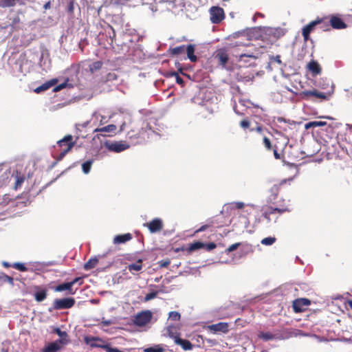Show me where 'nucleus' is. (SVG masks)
I'll return each instance as SVG.
<instances>
[{
    "instance_id": "nucleus-24",
    "label": "nucleus",
    "mask_w": 352,
    "mask_h": 352,
    "mask_svg": "<svg viewBox=\"0 0 352 352\" xmlns=\"http://www.w3.org/2000/svg\"><path fill=\"white\" fill-rule=\"evenodd\" d=\"M186 47V46L185 45H182L180 46H177L175 47H170L168 50V52L172 56H178L185 52Z\"/></svg>"
},
{
    "instance_id": "nucleus-33",
    "label": "nucleus",
    "mask_w": 352,
    "mask_h": 352,
    "mask_svg": "<svg viewBox=\"0 0 352 352\" xmlns=\"http://www.w3.org/2000/svg\"><path fill=\"white\" fill-rule=\"evenodd\" d=\"M327 124L326 122L324 121H311L305 124V127L308 129L311 127H319L324 126Z\"/></svg>"
},
{
    "instance_id": "nucleus-62",
    "label": "nucleus",
    "mask_w": 352,
    "mask_h": 352,
    "mask_svg": "<svg viewBox=\"0 0 352 352\" xmlns=\"http://www.w3.org/2000/svg\"><path fill=\"white\" fill-rule=\"evenodd\" d=\"M255 131H257L258 133H261L263 131V127L261 126H258L255 129Z\"/></svg>"
},
{
    "instance_id": "nucleus-11",
    "label": "nucleus",
    "mask_w": 352,
    "mask_h": 352,
    "mask_svg": "<svg viewBox=\"0 0 352 352\" xmlns=\"http://www.w3.org/2000/svg\"><path fill=\"white\" fill-rule=\"evenodd\" d=\"M106 146L109 151L116 153L122 152L129 148V145L123 141L106 143Z\"/></svg>"
},
{
    "instance_id": "nucleus-5",
    "label": "nucleus",
    "mask_w": 352,
    "mask_h": 352,
    "mask_svg": "<svg viewBox=\"0 0 352 352\" xmlns=\"http://www.w3.org/2000/svg\"><path fill=\"white\" fill-rule=\"evenodd\" d=\"M152 315L151 311H144L138 313L133 319V323L138 327H144L151 320Z\"/></svg>"
},
{
    "instance_id": "nucleus-3",
    "label": "nucleus",
    "mask_w": 352,
    "mask_h": 352,
    "mask_svg": "<svg viewBox=\"0 0 352 352\" xmlns=\"http://www.w3.org/2000/svg\"><path fill=\"white\" fill-rule=\"evenodd\" d=\"M289 209L287 206H280V207H272L270 206H266L263 208V217L267 221V222H270L272 219V215H275V220L278 218L277 214H281L285 212H289Z\"/></svg>"
},
{
    "instance_id": "nucleus-29",
    "label": "nucleus",
    "mask_w": 352,
    "mask_h": 352,
    "mask_svg": "<svg viewBox=\"0 0 352 352\" xmlns=\"http://www.w3.org/2000/svg\"><path fill=\"white\" fill-rule=\"evenodd\" d=\"M168 336L172 338L174 341L177 338L179 337L180 333L177 331V328L175 326L170 325L166 329Z\"/></svg>"
},
{
    "instance_id": "nucleus-45",
    "label": "nucleus",
    "mask_w": 352,
    "mask_h": 352,
    "mask_svg": "<svg viewBox=\"0 0 352 352\" xmlns=\"http://www.w3.org/2000/svg\"><path fill=\"white\" fill-rule=\"evenodd\" d=\"M67 11L69 15L73 16L74 12V0H69L67 7Z\"/></svg>"
},
{
    "instance_id": "nucleus-20",
    "label": "nucleus",
    "mask_w": 352,
    "mask_h": 352,
    "mask_svg": "<svg viewBox=\"0 0 352 352\" xmlns=\"http://www.w3.org/2000/svg\"><path fill=\"white\" fill-rule=\"evenodd\" d=\"M57 82H58L57 79H55V78L52 79L47 82H45L42 85L36 87L34 89V91L36 93L38 94L43 91H46V90L49 89L50 88H51L52 87H53L54 85H55L57 83Z\"/></svg>"
},
{
    "instance_id": "nucleus-44",
    "label": "nucleus",
    "mask_w": 352,
    "mask_h": 352,
    "mask_svg": "<svg viewBox=\"0 0 352 352\" xmlns=\"http://www.w3.org/2000/svg\"><path fill=\"white\" fill-rule=\"evenodd\" d=\"M263 144L267 151H272L274 148L270 140L267 137H264L263 139Z\"/></svg>"
},
{
    "instance_id": "nucleus-35",
    "label": "nucleus",
    "mask_w": 352,
    "mask_h": 352,
    "mask_svg": "<svg viewBox=\"0 0 352 352\" xmlns=\"http://www.w3.org/2000/svg\"><path fill=\"white\" fill-rule=\"evenodd\" d=\"M102 62L100 60L96 61L89 65V70L91 73L100 70L102 67Z\"/></svg>"
},
{
    "instance_id": "nucleus-13",
    "label": "nucleus",
    "mask_w": 352,
    "mask_h": 352,
    "mask_svg": "<svg viewBox=\"0 0 352 352\" xmlns=\"http://www.w3.org/2000/svg\"><path fill=\"white\" fill-rule=\"evenodd\" d=\"M84 341L91 348H100L98 345H107V342L102 338L96 336H85Z\"/></svg>"
},
{
    "instance_id": "nucleus-58",
    "label": "nucleus",
    "mask_w": 352,
    "mask_h": 352,
    "mask_svg": "<svg viewBox=\"0 0 352 352\" xmlns=\"http://www.w3.org/2000/svg\"><path fill=\"white\" fill-rule=\"evenodd\" d=\"M187 249H188V247L182 246L180 248H175V252H187Z\"/></svg>"
},
{
    "instance_id": "nucleus-4",
    "label": "nucleus",
    "mask_w": 352,
    "mask_h": 352,
    "mask_svg": "<svg viewBox=\"0 0 352 352\" xmlns=\"http://www.w3.org/2000/svg\"><path fill=\"white\" fill-rule=\"evenodd\" d=\"M74 298H56L53 302V309H67L72 308L75 305Z\"/></svg>"
},
{
    "instance_id": "nucleus-43",
    "label": "nucleus",
    "mask_w": 352,
    "mask_h": 352,
    "mask_svg": "<svg viewBox=\"0 0 352 352\" xmlns=\"http://www.w3.org/2000/svg\"><path fill=\"white\" fill-rule=\"evenodd\" d=\"M164 349L158 345L153 347L145 348L143 350L144 352H164Z\"/></svg>"
},
{
    "instance_id": "nucleus-9",
    "label": "nucleus",
    "mask_w": 352,
    "mask_h": 352,
    "mask_svg": "<svg viewBox=\"0 0 352 352\" xmlns=\"http://www.w3.org/2000/svg\"><path fill=\"white\" fill-rule=\"evenodd\" d=\"M147 227L151 233H156L160 232L164 228L163 221L160 218H155L151 221L144 224Z\"/></svg>"
},
{
    "instance_id": "nucleus-27",
    "label": "nucleus",
    "mask_w": 352,
    "mask_h": 352,
    "mask_svg": "<svg viewBox=\"0 0 352 352\" xmlns=\"http://www.w3.org/2000/svg\"><path fill=\"white\" fill-rule=\"evenodd\" d=\"M216 58L218 59L219 63L224 66L227 64L229 57L225 51H220L217 53Z\"/></svg>"
},
{
    "instance_id": "nucleus-25",
    "label": "nucleus",
    "mask_w": 352,
    "mask_h": 352,
    "mask_svg": "<svg viewBox=\"0 0 352 352\" xmlns=\"http://www.w3.org/2000/svg\"><path fill=\"white\" fill-rule=\"evenodd\" d=\"M206 245V243L201 241H195L192 243H190L188 246L187 253L188 254H191L194 251L199 250L201 248H204Z\"/></svg>"
},
{
    "instance_id": "nucleus-48",
    "label": "nucleus",
    "mask_w": 352,
    "mask_h": 352,
    "mask_svg": "<svg viewBox=\"0 0 352 352\" xmlns=\"http://www.w3.org/2000/svg\"><path fill=\"white\" fill-rule=\"evenodd\" d=\"M241 243H234L231 245H230L226 250V252L227 253H230L231 252H233L234 250H236L239 246H240Z\"/></svg>"
},
{
    "instance_id": "nucleus-42",
    "label": "nucleus",
    "mask_w": 352,
    "mask_h": 352,
    "mask_svg": "<svg viewBox=\"0 0 352 352\" xmlns=\"http://www.w3.org/2000/svg\"><path fill=\"white\" fill-rule=\"evenodd\" d=\"M169 319L173 321H179L181 318V315L178 311H170L168 315Z\"/></svg>"
},
{
    "instance_id": "nucleus-28",
    "label": "nucleus",
    "mask_w": 352,
    "mask_h": 352,
    "mask_svg": "<svg viewBox=\"0 0 352 352\" xmlns=\"http://www.w3.org/2000/svg\"><path fill=\"white\" fill-rule=\"evenodd\" d=\"M117 129V126L115 124H109L107 126L97 128L94 130V132H103V133H115Z\"/></svg>"
},
{
    "instance_id": "nucleus-51",
    "label": "nucleus",
    "mask_w": 352,
    "mask_h": 352,
    "mask_svg": "<svg viewBox=\"0 0 352 352\" xmlns=\"http://www.w3.org/2000/svg\"><path fill=\"white\" fill-rule=\"evenodd\" d=\"M109 28L111 31V32H109V37H110V40H111V42L109 43V44L111 45H113V39L116 38V32H115V30L113 29V28L112 26H109Z\"/></svg>"
},
{
    "instance_id": "nucleus-30",
    "label": "nucleus",
    "mask_w": 352,
    "mask_h": 352,
    "mask_svg": "<svg viewBox=\"0 0 352 352\" xmlns=\"http://www.w3.org/2000/svg\"><path fill=\"white\" fill-rule=\"evenodd\" d=\"M127 269L131 273L133 271H140L142 269V260L138 259L135 263L129 264Z\"/></svg>"
},
{
    "instance_id": "nucleus-7",
    "label": "nucleus",
    "mask_w": 352,
    "mask_h": 352,
    "mask_svg": "<svg viewBox=\"0 0 352 352\" xmlns=\"http://www.w3.org/2000/svg\"><path fill=\"white\" fill-rule=\"evenodd\" d=\"M311 305V301L307 298H297L292 302V307L295 313H300L306 311Z\"/></svg>"
},
{
    "instance_id": "nucleus-18",
    "label": "nucleus",
    "mask_w": 352,
    "mask_h": 352,
    "mask_svg": "<svg viewBox=\"0 0 352 352\" xmlns=\"http://www.w3.org/2000/svg\"><path fill=\"white\" fill-rule=\"evenodd\" d=\"M307 68L311 72L312 76H316L322 72V68L319 63L316 60L310 61L307 65Z\"/></svg>"
},
{
    "instance_id": "nucleus-55",
    "label": "nucleus",
    "mask_w": 352,
    "mask_h": 352,
    "mask_svg": "<svg viewBox=\"0 0 352 352\" xmlns=\"http://www.w3.org/2000/svg\"><path fill=\"white\" fill-rule=\"evenodd\" d=\"M70 283H72V287L76 284L78 283L80 285L82 284V278L80 277H76L74 279H73Z\"/></svg>"
},
{
    "instance_id": "nucleus-38",
    "label": "nucleus",
    "mask_w": 352,
    "mask_h": 352,
    "mask_svg": "<svg viewBox=\"0 0 352 352\" xmlns=\"http://www.w3.org/2000/svg\"><path fill=\"white\" fill-rule=\"evenodd\" d=\"M93 164V160H87L82 163V169L84 173L87 174L89 173L91 166Z\"/></svg>"
},
{
    "instance_id": "nucleus-64",
    "label": "nucleus",
    "mask_w": 352,
    "mask_h": 352,
    "mask_svg": "<svg viewBox=\"0 0 352 352\" xmlns=\"http://www.w3.org/2000/svg\"><path fill=\"white\" fill-rule=\"evenodd\" d=\"M348 305L351 308H352V300L348 301Z\"/></svg>"
},
{
    "instance_id": "nucleus-10",
    "label": "nucleus",
    "mask_w": 352,
    "mask_h": 352,
    "mask_svg": "<svg viewBox=\"0 0 352 352\" xmlns=\"http://www.w3.org/2000/svg\"><path fill=\"white\" fill-rule=\"evenodd\" d=\"M321 21L314 20L309 23L307 25L303 27L302 29V35L305 41H307L310 39V34L315 29L316 26L319 24Z\"/></svg>"
},
{
    "instance_id": "nucleus-57",
    "label": "nucleus",
    "mask_w": 352,
    "mask_h": 352,
    "mask_svg": "<svg viewBox=\"0 0 352 352\" xmlns=\"http://www.w3.org/2000/svg\"><path fill=\"white\" fill-rule=\"evenodd\" d=\"M273 151H274V156L275 157V159L276 160H280V153L277 151V149H276V146H274V148L272 149Z\"/></svg>"
},
{
    "instance_id": "nucleus-50",
    "label": "nucleus",
    "mask_w": 352,
    "mask_h": 352,
    "mask_svg": "<svg viewBox=\"0 0 352 352\" xmlns=\"http://www.w3.org/2000/svg\"><path fill=\"white\" fill-rule=\"evenodd\" d=\"M1 278L2 280L4 281V282H7L8 283H10V285H13L14 284V279L12 277L7 275V274H3L2 276H1Z\"/></svg>"
},
{
    "instance_id": "nucleus-40",
    "label": "nucleus",
    "mask_w": 352,
    "mask_h": 352,
    "mask_svg": "<svg viewBox=\"0 0 352 352\" xmlns=\"http://www.w3.org/2000/svg\"><path fill=\"white\" fill-rule=\"evenodd\" d=\"M12 267L17 270H19L21 272H27L28 271V268L21 263H14L12 265Z\"/></svg>"
},
{
    "instance_id": "nucleus-56",
    "label": "nucleus",
    "mask_w": 352,
    "mask_h": 352,
    "mask_svg": "<svg viewBox=\"0 0 352 352\" xmlns=\"http://www.w3.org/2000/svg\"><path fill=\"white\" fill-rule=\"evenodd\" d=\"M239 57L241 60H242L245 57L255 58V56L252 54H241L239 56Z\"/></svg>"
},
{
    "instance_id": "nucleus-60",
    "label": "nucleus",
    "mask_w": 352,
    "mask_h": 352,
    "mask_svg": "<svg viewBox=\"0 0 352 352\" xmlns=\"http://www.w3.org/2000/svg\"><path fill=\"white\" fill-rule=\"evenodd\" d=\"M50 5H51L50 1H47V3H45L43 6L44 9L47 10V9L50 8Z\"/></svg>"
},
{
    "instance_id": "nucleus-19",
    "label": "nucleus",
    "mask_w": 352,
    "mask_h": 352,
    "mask_svg": "<svg viewBox=\"0 0 352 352\" xmlns=\"http://www.w3.org/2000/svg\"><path fill=\"white\" fill-rule=\"evenodd\" d=\"M177 345H179L184 351H190L193 348V344L188 340L182 339L180 337L177 338L174 341Z\"/></svg>"
},
{
    "instance_id": "nucleus-59",
    "label": "nucleus",
    "mask_w": 352,
    "mask_h": 352,
    "mask_svg": "<svg viewBox=\"0 0 352 352\" xmlns=\"http://www.w3.org/2000/svg\"><path fill=\"white\" fill-rule=\"evenodd\" d=\"M236 208L239 209H241L244 207V203L243 202H237L236 204Z\"/></svg>"
},
{
    "instance_id": "nucleus-8",
    "label": "nucleus",
    "mask_w": 352,
    "mask_h": 352,
    "mask_svg": "<svg viewBox=\"0 0 352 352\" xmlns=\"http://www.w3.org/2000/svg\"><path fill=\"white\" fill-rule=\"evenodd\" d=\"M299 96L303 100H309L311 97L322 100L327 99V96L326 94L320 92L317 89L303 91L299 94Z\"/></svg>"
},
{
    "instance_id": "nucleus-39",
    "label": "nucleus",
    "mask_w": 352,
    "mask_h": 352,
    "mask_svg": "<svg viewBox=\"0 0 352 352\" xmlns=\"http://www.w3.org/2000/svg\"><path fill=\"white\" fill-rule=\"evenodd\" d=\"M276 241V239L274 236H268L264 238L261 240V243L264 245H272Z\"/></svg>"
},
{
    "instance_id": "nucleus-54",
    "label": "nucleus",
    "mask_w": 352,
    "mask_h": 352,
    "mask_svg": "<svg viewBox=\"0 0 352 352\" xmlns=\"http://www.w3.org/2000/svg\"><path fill=\"white\" fill-rule=\"evenodd\" d=\"M250 123L249 120H248L246 119L241 120L240 122V126L243 129L248 128L250 126Z\"/></svg>"
},
{
    "instance_id": "nucleus-34",
    "label": "nucleus",
    "mask_w": 352,
    "mask_h": 352,
    "mask_svg": "<svg viewBox=\"0 0 352 352\" xmlns=\"http://www.w3.org/2000/svg\"><path fill=\"white\" fill-rule=\"evenodd\" d=\"M293 180L292 177H290L289 179H285L281 180L278 184H274L272 188V191H276L278 192L279 190L281 189L282 186L287 184V182L290 183Z\"/></svg>"
},
{
    "instance_id": "nucleus-52",
    "label": "nucleus",
    "mask_w": 352,
    "mask_h": 352,
    "mask_svg": "<svg viewBox=\"0 0 352 352\" xmlns=\"http://www.w3.org/2000/svg\"><path fill=\"white\" fill-rule=\"evenodd\" d=\"M217 247V245L213 243V242H211V243H206V245L204 248H206L207 251H211L212 250H214V248H216Z\"/></svg>"
},
{
    "instance_id": "nucleus-36",
    "label": "nucleus",
    "mask_w": 352,
    "mask_h": 352,
    "mask_svg": "<svg viewBox=\"0 0 352 352\" xmlns=\"http://www.w3.org/2000/svg\"><path fill=\"white\" fill-rule=\"evenodd\" d=\"M101 349L105 350L107 352H127L126 351H121L118 348H113L109 343H107V345H98Z\"/></svg>"
},
{
    "instance_id": "nucleus-12",
    "label": "nucleus",
    "mask_w": 352,
    "mask_h": 352,
    "mask_svg": "<svg viewBox=\"0 0 352 352\" xmlns=\"http://www.w3.org/2000/svg\"><path fill=\"white\" fill-rule=\"evenodd\" d=\"M65 344L66 342H64L63 339H58L44 347L41 352H59L62 349V345Z\"/></svg>"
},
{
    "instance_id": "nucleus-2",
    "label": "nucleus",
    "mask_w": 352,
    "mask_h": 352,
    "mask_svg": "<svg viewBox=\"0 0 352 352\" xmlns=\"http://www.w3.org/2000/svg\"><path fill=\"white\" fill-rule=\"evenodd\" d=\"M291 336V333L287 330H276L274 333L260 331L258 333V338L265 342L273 340H284L289 338Z\"/></svg>"
},
{
    "instance_id": "nucleus-26",
    "label": "nucleus",
    "mask_w": 352,
    "mask_h": 352,
    "mask_svg": "<svg viewBox=\"0 0 352 352\" xmlns=\"http://www.w3.org/2000/svg\"><path fill=\"white\" fill-rule=\"evenodd\" d=\"M34 293V298L37 302L44 300L47 296V291L45 289H39Z\"/></svg>"
},
{
    "instance_id": "nucleus-22",
    "label": "nucleus",
    "mask_w": 352,
    "mask_h": 352,
    "mask_svg": "<svg viewBox=\"0 0 352 352\" xmlns=\"http://www.w3.org/2000/svg\"><path fill=\"white\" fill-rule=\"evenodd\" d=\"M195 47L194 45L190 44L186 45V50L187 53L188 58L192 63H195L197 60V56L195 55Z\"/></svg>"
},
{
    "instance_id": "nucleus-14",
    "label": "nucleus",
    "mask_w": 352,
    "mask_h": 352,
    "mask_svg": "<svg viewBox=\"0 0 352 352\" xmlns=\"http://www.w3.org/2000/svg\"><path fill=\"white\" fill-rule=\"evenodd\" d=\"M329 18L330 27L333 29L341 30L346 28L347 26L342 19L338 16L331 15Z\"/></svg>"
},
{
    "instance_id": "nucleus-6",
    "label": "nucleus",
    "mask_w": 352,
    "mask_h": 352,
    "mask_svg": "<svg viewBox=\"0 0 352 352\" xmlns=\"http://www.w3.org/2000/svg\"><path fill=\"white\" fill-rule=\"evenodd\" d=\"M210 21L214 24L221 23L225 17L223 9L218 7L213 6L210 9Z\"/></svg>"
},
{
    "instance_id": "nucleus-1",
    "label": "nucleus",
    "mask_w": 352,
    "mask_h": 352,
    "mask_svg": "<svg viewBox=\"0 0 352 352\" xmlns=\"http://www.w3.org/2000/svg\"><path fill=\"white\" fill-rule=\"evenodd\" d=\"M56 152L52 154L53 158L55 159V163L61 161L64 157L72 151L76 144V140H73L72 135H67L61 140L57 142Z\"/></svg>"
},
{
    "instance_id": "nucleus-21",
    "label": "nucleus",
    "mask_w": 352,
    "mask_h": 352,
    "mask_svg": "<svg viewBox=\"0 0 352 352\" xmlns=\"http://www.w3.org/2000/svg\"><path fill=\"white\" fill-rule=\"evenodd\" d=\"M132 239V234L131 233H126L124 234H118L116 235L113 238V243L114 244H120L124 243Z\"/></svg>"
},
{
    "instance_id": "nucleus-15",
    "label": "nucleus",
    "mask_w": 352,
    "mask_h": 352,
    "mask_svg": "<svg viewBox=\"0 0 352 352\" xmlns=\"http://www.w3.org/2000/svg\"><path fill=\"white\" fill-rule=\"evenodd\" d=\"M208 329L213 333L222 332L226 333L229 331V325L227 322H220L217 324L208 325Z\"/></svg>"
},
{
    "instance_id": "nucleus-63",
    "label": "nucleus",
    "mask_w": 352,
    "mask_h": 352,
    "mask_svg": "<svg viewBox=\"0 0 352 352\" xmlns=\"http://www.w3.org/2000/svg\"><path fill=\"white\" fill-rule=\"evenodd\" d=\"M3 265L5 267H9L10 266H12L11 265H10L7 262H3Z\"/></svg>"
},
{
    "instance_id": "nucleus-31",
    "label": "nucleus",
    "mask_w": 352,
    "mask_h": 352,
    "mask_svg": "<svg viewBox=\"0 0 352 352\" xmlns=\"http://www.w3.org/2000/svg\"><path fill=\"white\" fill-rule=\"evenodd\" d=\"M15 183H14V189L16 190L25 181V177L21 173L16 172L15 175Z\"/></svg>"
},
{
    "instance_id": "nucleus-23",
    "label": "nucleus",
    "mask_w": 352,
    "mask_h": 352,
    "mask_svg": "<svg viewBox=\"0 0 352 352\" xmlns=\"http://www.w3.org/2000/svg\"><path fill=\"white\" fill-rule=\"evenodd\" d=\"M316 20L321 21L318 25L323 31H329L331 30L329 18V16H324L322 18L317 17Z\"/></svg>"
},
{
    "instance_id": "nucleus-17",
    "label": "nucleus",
    "mask_w": 352,
    "mask_h": 352,
    "mask_svg": "<svg viewBox=\"0 0 352 352\" xmlns=\"http://www.w3.org/2000/svg\"><path fill=\"white\" fill-rule=\"evenodd\" d=\"M276 121V126L283 132H286L288 129H291V126L294 124V122H291L289 121L287 122L285 119L282 117L277 118Z\"/></svg>"
},
{
    "instance_id": "nucleus-32",
    "label": "nucleus",
    "mask_w": 352,
    "mask_h": 352,
    "mask_svg": "<svg viewBox=\"0 0 352 352\" xmlns=\"http://www.w3.org/2000/svg\"><path fill=\"white\" fill-rule=\"evenodd\" d=\"M98 263V259L96 257L91 258L87 263L84 265V269L85 270H89L94 268L97 263Z\"/></svg>"
},
{
    "instance_id": "nucleus-49",
    "label": "nucleus",
    "mask_w": 352,
    "mask_h": 352,
    "mask_svg": "<svg viewBox=\"0 0 352 352\" xmlns=\"http://www.w3.org/2000/svg\"><path fill=\"white\" fill-rule=\"evenodd\" d=\"M157 292H150L145 296L144 300H145V301L151 300L155 298L157 296Z\"/></svg>"
},
{
    "instance_id": "nucleus-37",
    "label": "nucleus",
    "mask_w": 352,
    "mask_h": 352,
    "mask_svg": "<svg viewBox=\"0 0 352 352\" xmlns=\"http://www.w3.org/2000/svg\"><path fill=\"white\" fill-rule=\"evenodd\" d=\"M213 225H214V221L212 220H211V219H208L207 221V223H206L205 225L201 226L199 228H198L195 232V234L198 233V232H204V231L208 230V228L212 227Z\"/></svg>"
},
{
    "instance_id": "nucleus-16",
    "label": "nucleus",
    "mask_w": 352,
    "mask_h": 352,
    "mask_svg": "<svg viewBox=\"0 0 352 352\" xmlns=\"http://www.w3.org/2000/svg\"><path fill=\"white\" fill-rule=\"evenodd\" d=\"M54 291L57 292L67 291V294L70 295H74L76 292V289H73L72 283L70 282L63 283L57 285L54 288Z\"/></svg>"
},
{
    "instance_id": "nucleus-61",
    "label": "nucleus",
    "mask_w": 352,
    "mask_h": 352,
    "mask_svg": "<svg viewBox=\"0 0 352 352\" xmlns=\"http://www.w3.org/2000/svg\"><path fill=\"white\" fill-rule=\"evenodd\" d=\"M274 60L276 63H278V64H281V60H280V56L279 55H277L276 56L274 57Z\"/></svg>"
},
{
    "instance_id": "nucleus-41",
    "label": "nucleus",
    "mask_w": 352,
    "mask_h": 352,
    "mask_svg": "<svg viewBox=\"0 0 352 352\" xmlns=\"http://www.w3.org/2000/svg\"><path fill=\"white\" fill-rule=\"evenodd\" d=\"M54 332L60 337V339H63L64 342H66V344L67 343V341L66 340L67 333L66 331H63L59 328H56L54 329Z\"/></svg>"
},
{
    "instance_id": "nucleus-53",
    "label": "nucleus",
    "mask_w": 352,
    "mask_h": 352,
    "mask_svg": "<svg viewBox=\"0 0 352 352\" xmlns=\"http://www.w3.org/2000/svg\"><path fill=\"white\" fill-rule=\"evenodd\" d=\"M67 82L61 83V84H60V85H58L56 86V87L54 88L53 91H54V92H56V91H60L61 89H63L65 88V87H66V86H67Z\"/></svg>"
},
{
    "instance_id": "nucleus-47",
    "label": "nucleus",
    "mask_w": 352,
    "mask_h": 352,
    "mask_svg": "<svg viewBox=\"0 0 352 352\" xmlns=\"http://www.w3.org/2000/svg\"><path fill=\"white\" fill-rule=\"evenodd\" d=\"M157 263L161 268L167 267L170 265V259L166 258L165 260L158 261Z\"/></svg>"
},
{
    "instance_id": "nucleus-46",
    "label": "nucleus",
    "mask_w": 352,
    "mask_h": 352,
    "mask_svg": "<svg viewBox=\"0 0 352 352\" xmlns=\"http://www.w3.org/2000/svg\"><path fill=\"white\" fill-rule=\"evenodd\" d=\"M170 76H175V80H176V82H177V84L181 85H184V81L179 76L177 72H173L170 73Z\"/></svg>"
}]
</instances>
